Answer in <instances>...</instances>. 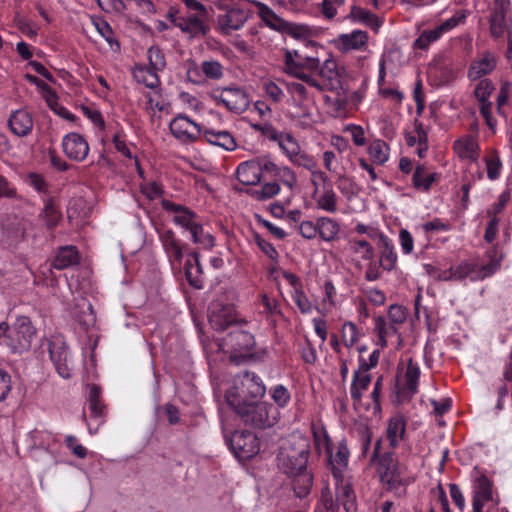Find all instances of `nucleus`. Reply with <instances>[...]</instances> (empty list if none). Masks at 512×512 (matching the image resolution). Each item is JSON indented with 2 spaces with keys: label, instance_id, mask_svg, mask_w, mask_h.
Segmentation results:
<instances>
[{
  "label": "nucleus",
  "instance_id": "obj_1",
  "mask_svg": "<svg viewBox=\"0 0 512 512\" xmlns=\"http://www.w3.org/2000/svg\"><path fill=\"white\" fill-rule=\"evenodd\" d=\"M316 65L313 57L303 56L298 50L285 51L283 71L295 78L285 83L289 97L314 100L317 94L322 93L321 86L311 73V68Z\"/></svg>",
  "mask_w": 512,
  "mask_h": 512
},
{
  "label": "nucleus",
  "instance_id": "obj_2",
  "mask_svg": "<svg viewBox=\"0 0 512 512\" xmlns=\"http://www.w3.org/2000/svg\"><path fill=\"white\" fill-rule=\"evenodd\" d=\"M265 393L263 380L254 372L244 371L233 378L225 398L228 405L235 408L252 400H260Z\"/></svg>",
  "mask_w": 512,
  "mask_h": 512
},
{
  "label": "nucleus",
  "instance_id": "obj_3",
  "mask_svg": "<svg viewBox=\"0 0 512 512\" xmlns=\"http://www.w3.org/2000/svg\"><path fill=\"white\" fill-rule=\"evenodd\" d=\"M162 207L171 214L172 221L176 225L190 232L193 243L208 250L215 246V238L209 232L204 231L193 211L170 200H163Z\"/></svg>",
  "mask_w": 512,
  "mask_h": 512
},
{
  "label": "nucleus",
  "instance_id": "obj_4",
  "mask_svg": "<svg viewBox=\"0 0 512 512\" xmlns=\"http://www.w3.org/2000/svg\"><path fill=\"white\" fill-rule=\"evenodd\" d=\"M310 445L307 438L293 435L286 440L278 454V465L286 474H295L307 467Z\"/></svg>",
  "mask_w": 512,
  "mask_h": 512
},
{
  "label": "nucleus",
  "instance_id": "obj_5",
  "mask_svg": "<svg viewBox=\"0 0 512 512\" xmlns=\"http://www.w3.org/2000/svg\"><path fill=\"white\" fill-rule=\"evenodd\" d=\"M489 32L495 40L508 39V54L512 55V5L510 0H493L489 5Z\"/></svg>",
  "mask_w": 512,
  "mask_h": 512
},
{
  "label": "nucleus",
  "instance_id": "obj_6",
  "mask_svg": "<svg viewBox=\"0 0 512 512\" xmlns=\"http://www.w3.org/2000/svg\"><path fill=\"white\" fill-rule=\"evenodd\" d=\"M503 255L498 248L492 247L482 262H462L456 266L457 280L480 281L492 276L499 268Z\"/></svg>",
  "mask_w": 512,
  "mask_h": 512
},
{
  "label": "nucleus",
  "instance_id": "obj_7",
  "mask_svg": "<svg viewBox=\"0 0 512 512\" xmlns=\"http://www.w3.org/2000/svg\"><path fill=\"white\" fill-rule=\"evenodd\" d=\"M233 409L246 424L260 429L274 425L277 419L276 409L259 400H252Z\"/></svg>",
  "mask_w": 512,
  "mask_h": 512
},
{
  "label": "nucleus",
  "instance_id": "obj_8",
  "mask_svg": "<svg viewBox=\"0 0 512 512\" xmlns=\"http://www.w3.org/2000/svg\"><path fill=\"white\" fill-rule=\"evenodd\" d=\"M220 350L230 355V359L237 361L252 355L255 347L254 336L238 327L220 340Z\"/></svg>",
  "mask_w": 512,
  "mask_h": 512
},
{
  "label": "nucleus",
  "instance_id": "obj_9",
  "mask_svg": "<svg viewBox=\"0 0 512 512\" xmlns=\"http://www.w3.org/2000/svg\"><path fill=\"white\" fill-rule=\"evenodd\" d=\"M50 360L57 374L63 379H70L75 368L74 359L62 335H53L48 340Z\"/></svg>",
  "mask_w": 512,
  "mask_h": 512
},
{
  "label": "nucleus",
  "instance_id": "obj_10",
  "mask_svg": "<svg viewBox=\"0 0 512 512\" xmlns=\"http://www.w3.org/2000/svg\"><path fill=\"white\" fill-rule=\"evenodd\" d=\"M35 335L36 329L30 319L19 316L8 328L6 346L14 353H22L31 347Z\"/></svg>",
  "mask_w": 512,
  "mask_h": 512
},
{
  "label": "nucleus",
  "instance_id": "obj_11",
  "mask_svg": "<svg viewBox=\"0 0 512 512\" xmlns=\"http://www.w3.org/2000/svg\"><path fill=\"white\" fill-rule=\"evenodd\" d=\"M313 58L317 65L311 68V73L321 86V92L337 90L341 86V79L336 60L328 58L321 64L319 58Z\"/></svg>",
  "mask_w": 512,
  "mask_h": 512
},
{
  "label": "nucleus",
  "instance_id": "obj_12",
  "mask_svg": "<svg viewBox=\"0 0 512 512\" xmlns=\"http://www.w3.org/2000/svg\"><path fill=\"white\" fill-rule=\"evenodd\" d=\"M227 442L239 460H248L260 450L257 437L247 431H234Z\"/></svg>",
  "mask_w": 512,
  "mask_h": 512
},
{
  "label": "nucleus",
  "instance_id": "obj_13",
  "mask_svg": "<svg viewBox=\"0 0 512 512\" xmlns=\"http://www.w3.org/2000/svg\"><path fill=\"white\" fill-rule=\"evenodd\" d=\"M494 90L495 87L491 80L482 79L476 83L473 91V95L479 103V112L493 133L496 131L497 121L492 116V102L489 98Z\"/></svg>",
  "mask_w": 512,
  "mask_h": 512
},
{
  "label": "nucleus",
  "instance_id": "obj_14",
  "mask_svg": "<svg viewBox=\"0 0 512 512\" xmlns=\"http://www.w3.org/2000/svg\"><path fill=\"white\" fill-rule=\"evenodd\" d=\"M212 97L218 105H222L237 114L244 112L249 106L247 94L238 87L216 90L212 93Z\"/></svg>",
  "mask_w": 512,
  "mask_h": 512
},
{
  "label": "nucleus",
  "instance_id": "obj_15",
  "mask_svg": "<svg viewBox=\"0 0 512 512\" xmlns=\"http://www.w3.org/2000/svg\"><path fill=\"white\" fill-rule=\"evenodd\" d=\"M169 129L172 135L184 144L195 142L202 134L200 125L183 114L171 120Z\"/></svg>",
  "mask_w": 512,
  "mask_h": 512
},
{
  "label": "nucleus",
  "instance_id": "obj_16",
  "mask_svg": "<svg viewBox=\"0 0 512 512\" xmlns=\"http://www.w3.org/2000/svg\"><path fill=\"white\" fill-rule=\"evenodd\" d=\"M314 100L289 97L288 106L290 116L298 121L304 128L311 127L317 122Z\"/></svg>",
  "mask_w": 512,
  "mask_h": 512
},
{
  "label": "nucleus",
  "instance_id": "obj_17",
  "mask_svg": "<svg viewBox=\"0 0 512 512\" xmlns=\"http://www.w3.org/2000/svg\"><path fill=\"white\" fill-rule=\"evenodd\" d=\"M328 456V464L335 481H342L347 477L350 451L346 440L338 442L336 451H330Z\"/></svg>",
  "mask_w": 512,
  "mask_h": 512
},
{
  "label": "nucleus",
  "instance_id": "obj_18",
  "mask_svg": "<svg viewBox=\"0 0 512 512\" xmlns=\"http://www.w3.org/2000/svg\"><path fill=\"white\" fill-rule=\"evenodd\" d=\"M368 33L363 30H353L350 33L338 35L333 40L334 47L342 53L365 51L368 47Z\"/></svg>",
  "mask_w": 512,
  "mask_h": 512
},
{
  "label": "nucleus",
  "instance_id": "obj_19",
  "mask_svg": "<svg viewBox=\"0 0 512 512\" xmlns=\"http://www.w3.org/2000/svg\"><path fill=\"white\" fill-rule=\"evenodd\" d=\"M62 149L69 159L82 162L88 156L89 144L83 135L70 132L62 138Z\"/></svg>",
  "mask_w": 512,
  "mask_h": 512
},
{
  "label": "nucleus",
  "instance_id": "obj_20",
  "mask_svg": "<svg viewBox=\"0 0 512 512\" xmlns=\"http://www.w3.org/2000/svg\"><path fill=\"white\" fill-rule=\"evenodd\" d=\"M209 323L215 330H224L236 321L235 308L230 305H224L219 301H214L209 307Z\"/></svg>",
  "mask_w": 512,
  "mask_h": 512
},
{
  "label": "nucleus",
  "instance_id": "obj_21",
  "mask_svg": "<svg viewBox=\"0 0 512 512\" xmlns=\"http://www.w3.org/2000/svg\"><path fill=\"white\" fill-rule=\"evenodd\" d=\"M421 375L420 366L409 358L399 367L398 381L404 393L414 395L418 391V383Z\"/></svg>",
  "mask_w": 512,
  "mask_h": 512
},
{
  "label": "nucleus",
  "instance_id": "obj_22",
  "mask_svg": "<svg viewBox=\"0 0 512 512\" xmlns=\"http://www.w3.org/2000/svg\"><path fill=\"white\" fill-rule=\"evenodd\" d=\"M453 150L461 161L474 163L480 156L479 140L477 136L463 135L454 141Z\"/></svg>",
  "mask_w": 512,
  "mask_h": 512
},
{
  "label": "nucleus",
  "instance_id": "obj_23",
  "mask_svg": "<svg viewBox=\"0 0 512 512\" xmlns=\"http://www.w3.org/2000/svg\"><path fill=\"white\" fill-rule=\"evenodd\" d=\"M218 7L225 10V14L219 17L218 22L222 30L227 33L240 29L248 18L247 11L238 6L221 4Z\"/></svg>",
  "mask_w": 512,
  "mask_h": 512
},
{
  "label": "nucleus",
  "instance_id": "obj_24",
  "mask_svg": "<svg viewBox=\"0 0 512 512\" xmlns=\"http://www.w3.org/2000/svg\"><path fill=\"white\" fill-rule=\"evenodd\" d=\"M32 445L30 446V456L37 461H44L47 464L54 461V457L48 450L49 441L52 436L44 431L34 430L30 433Z\"/></svg>",
  "mask_w": 512,
  "mask_h": 512
},
{
  "label": "nucleus",
  "instance_id": "obj_25",
  "mask_svg": "<svg viewBox=\"0 0 512 512\" xmlns=\"http://www.w3.org/2000/svg\"><path fill=\"white\" fill-rule=\"evenodd\" d=\"M159 239L169 259L170 264L173 267L181 266L184 256L183 246L180 240L174 234V232L171 230H164L160 232Z\"/></svg>",
  "mask_w": 512,
  "mask_h": 512
},
{
  "label": "nucleus",
  "instance_id": "obj_26",
  "mask_svg": "<svg viewBox=\"0 0 512 512\" xmlns=\"http://www.w3.org/2000/svg\"><path fill=\"white\" fill-rule=\"evenodd\" d=\"M492 500V486L484 474H477L473 482V512H482L483 507Z\"/></svg>",
  "mask_w": 512,
  "mask_h": 512
},
{
  "label": "nucleus",
  "instance_id": "obj_27",
  "mask_svg": "<svg viewBox=\"0 0 512 512\" xmlns=\"http://www.w3.org/2000/svg\"><path fill=\"white\" fill-rule=\"evenodd\" d=\"M496 68V57L491 52H484L476 57L470 64L467 76L470 81L482 80Z\"/></svg>",
  "mask_w": 512,
  "mask_h": 512
},
{
  "label": "nucleus",
  "instance_id": "obj_28",
  "mask_svg": "<svg viewBox=\"0 0 512 512\" xmlns=\"http://www.w3.org/2000/svg\"><path fill=\"white\" fill-rule=\"evenodd\" d=\"M312 198L316 209L329 214L338 212V196L331 186L316 187Z\"/></svg>",
  "mask_w": 512,
  "mask_h": 512
},
{
  "label": "nucleus",
  "instance_id": "obj_29",
  "mask_svg": "<svg viewBox=\"0 0 512 512\" xmlns=\"http://www.w3.org/2000/svg\"><path fill=\"white\" fill-rule=\"evenodd\" d=\"M408 146H416V153L420 158L425 157L428 150V134L422 122L415 120L411 130L405 132Z\"/></svg>",
  "mask_w": 512,
  "mask_h": 512
},
{
  "label": "nucleus",
  "instance_id": "obj_30",
  "mask_svg": "<svg viewBox=\"0 0 512 512\" xmlns=\"http://www.w3.org/2000/svg\"><path fill=\"white\" fill-rule=\"evenodd\" d=\"M264 173L268 174L293 190L297 184L295 172L288 166L278 165L272 160H264Z\"/></svg>",
  "mask_w": 512,
  "mask_h": 512
},
{
  "label": "nucleus",
  "instance_id": "obj_31",
  "mask_svg": "<svg viewBox=\"0 0 512 512\" xmlns=\"http://www.w3.org/2000/svg\"><path fill=\"white\" fill-rule=\"evenodd\" d=\"M398 469V461H396L391 454H385L379 463L378 471L381 480L385 482L390 488L401 486V478Z\"/></svg>",
  "mask_w": 512,
  "mask_h": 512
},
{
  "label": "nucleus",
  "instance_id": "obj_32",
  "mask_svg": "<svg viewBox=\"0 0 512 512\" xmlns=\"http://www.w3.org/2000/svg\"><path fill=\"white\" fill-rule=\"evenodd\" d=\"M237 178L244 185H256L261 180V174L264 173V160L259 163L256 161H247L239 164L237 167Z\"/></svg>",
  "mask_w": 512,
  "mask_h": 512
},
{
  "label": "nucleus",
  "instance_id": "obj_33",
  "mask_svg": "<svg viewBox=\"0 0 512 512\" xmlns=\"http://www.w3.org/2000/svg\"><path fill=\"white\" fill-rule=\"evenodd\" d=\"M169 17L174 26L178 27L181 31L188 33L192 36L205 34L206 29L202 18L199 13L197 15H189L187 17H179L170 14Z\"/></svg>",
  "mask_w": 512,
  "mask_h": 512
},
{
  "label": "nucleus",
  "instance_id": "obj_34",
  "mask_svg": "<svg viewBox=\"0 0 512 512\" xmlns=\"http://www.w3.org/2000/svg\"><path fill=\"white\" fill-rule=\"evenodd\" d=\"M377 245L380 249V266L388 272L394 270L397 264L398 256L392 240L384 234L377 241Z\"/></svg>",
  "mask_w": 512,
  "mask_h": 512
},
{
  "label": "nucleus",
  "instance_id": "obj_35",
  "mask_svg": "<svg viewBox=\"0 0 512 512\" xmlns=\"http://www.w3.org/2000/svg\"><path fill=\"white\" fill-rule=\"evenodd\" d=\"M8 124L12 133L19 137L30 134L33 129L32 117L25 110L13 112L9 118Z\"/></svg>",
  "mask_w": 512,
  "mask_h": 512
},
{
  "label": "nucleus",
  "instance_id": "obj_36",
  "mask_svg": "<svg viewBox=\"0 0 512 512\" xmlns=\"http://www.w3.org/2000/svg\"><path fill=\"white\" fill-rule=\"evenodd\" d=\"M335 485L337 501L343 506L345 512H356V496L347 477L342 481H335Z\"/></svg>",
  "mask_w": 512,
  "mask_h": 512
},
{
  "label": "nucleus",
  "instance_id": "obj_37",
  "mask_svg": "<svg viewBox=\"0 0 512 512\" xmlns=\"http://www.w3.org/2000/svg\"><path fill=\"white\" fill-rule=\"evenodd\" d=\"M406 432L405 418L396 414L392 416L387 423L386 438L392 448H396L403 439Z\"/></svg>",
  "mask_w": 512,
  "mask_h": 512
},
{
  "label": "nucleus",
  "instance_id": "obj_38",
  "mask_svg": "<svg viewBox=\"0 0 512 512\" xmlns=\"http://www.w3.org/2000/svg\"><path fill=\"white\" fill-rule=\"evenodd\" d=\"M185 264V275L189 284L197 289L203 287V272L199 261V254L191 252Z\"/></svg>",
  "mask_w": 512,
  "mask_h": 512
},
{
  "label": "nucleus",
  "instance_id": "obj_39",
  "mask_svg": "<svg viewBox=\"0 0 512 512\" xmlns=\"http://www.w3.org/2000/svg\"><path fill=\"white\" fill-rule=\"evenodd\" d=\"M373 321L374 331L377 334L376 345L384 348L388 345L390 337L398 335V328L383 316H376Z\"/></svg>",
  "mask_w": 512,
  "mask_h": 512
},
{
  "label": "nucleus",
  "instance_id": "obj_40",
  "mask_svg": "<svg viewBox=\"0 0 512 512\" xmlns=\"http://www.w3.org/2000/svg\"><path fill=\"white\" fill-rule=\"evenodd\" d=\"M317 229L319 237L325 242L338 239L341 231L339 222L326 216L317 218Z\"/></svg>",
  "mask_w": 512,
  "mask_h": 512
},
{
  "label": "nucleus",
  "instance_id": "obj_41",
  "mask_svg": "<svg viewBox=\"0 0 512 512\" xmlns=\"http://www.w3.org/2000/svg\"><path fill=\"white\" fill-rule=\"evenodd\" d=\"M372 377L370 373L362 370H355L350 386V394L355 402H360L363 392L366 391L371 383Z\"/></svg>",
  "mask_w": 512,
  "mask_h": 512
},
{
  "label": "nucleus",
  "instance_id": "obj_42",
  "mask_svg": "<svg viewBox=\"0 0 512 512\" xmlns=\"http://www.w3.org/2000/svg\"><path fill=\"white\" fill-rule=\"evenodd\" d=\"M203 136L210 144L227 151H232L237 146L234 137L228 131L205 130Z\"/></svg>",
  "mask_w": 512,
  "mask_h": 512
},
{
  "label": "nucleus",
  "instance_id": "obj_43",
  "mask_svg": "<svg viewBox=\"0 0 512 512\" xmlns=\"http://www.w3.org/2000/svg\"><path fill=\"white\" fill-rule=\"evenodd\" d=\"M201 72L209 80H220L224 76V68L222 64L214 59L202 61L199 68H194L189 73L199 75Z\"/></svg>",
  "mask_w": 512,
  "mask_h": 512
},
{
  "label": "nucleus",
  "instance_id": "obj_44",
  "mask_svg": "<svg viewBox=\"0 0 512 512\" xmlns=\"http://www.w3.org/2000/svg\"><path fill=\"white\" fill-rule=\"evenodd\" d=\"M61 217V212L54 201L46 199L43 209L39 213V220L42 221L47 228L51 229L59 224Z\"/></svg>",
  "mask_w": 512,
  "mask_h": 512
},
{
  "label": "nucleus",
  "instance_id": "obj_45",
  "mask_svg": "<svg viewBox=\"0 0 512 512\" xmlns=\"http://www.w3.org/2000/svg\"><path fill=\"white\" fill-rule=\"evenodd\" d=\"M293 477V489L297 497H305L308 495L313 482L312 474L307 470V467L302 471H297L295 474H288Z\"/></svg>",
  "mask_w": 512,
  "mask_h": 512
},
{
  "label": "nucleus",
  "instance_id": "obj_46",
  "mask_svg": "<svg viewBox=\"0 0 512 512\" xmlns=\"http://www.w3.org/2000/svg\"><path fill=\"white\" fill-rule=\"evenodd\" d=\"M79 262V255L77 250L72 246H67L61 248L54 261L52 266L55 269L62 270L66 269L70 266L76 265Z\"/></svg>",
  "mask_w": 512,
  "mask_h": 512
},
{
  "label": "nucleus",
  "instance_id": "obj_47",
  "mask_svg": "<svg viewBox=\"0 0 512 512\" xmlns=\"http://www.w3.org/2000/svg\"><path fill=\"white\" fill-rule=\"evenodd\" d=\"M158 70L152 67L136 66L133 70V76L138 83L145 85L150 89H155L159 85Z\"/></svg>",
  "mask_w": 512,
  "mask_h": 512
},
{
  "label": "nucleus",
  "instance_id": "obj_48",
  "mask_svg": "<svg viewBox=\"0 0 512 512\" xmlns=\"http://www.w3.org/2000/svg\"><path fill=\"white\" fill-rule=\"evenodd\" d=\"M258 14L261 20L269 28L279 32H281L284 29L286 21L280 18L278 15H276L274 11L270 9L267 5L259 3Z\"/></svg>",
  "mask_w": 512,
  "mask_h": 512
},
{
  "label": "nucleus",
  "instance_id": "obj_49",
  "mask_svg": "<svg viewBox=\"0 0 512 512\" xmlns=\"http://www.w3.org/2000/svg\"><path fill=\"white\" fill-rule=\"evenodd\" d=\"M368 154L373 163L383 165L389 159L390 148L385 141L377 139L369 145Z\"/></svg>",
  "mask_w": 512,
  "mask_h": 512
},
{
  "label": "nucleus",
  "instance_id": "obj_50",
  "mask_svg": "<svg viewBox=\"0 0 512 512\" xmlns=\"http://www.w3.org/2000/svg\"><path fill=\"white\" fill-rule=\"evenodd\" d=\"M435 177V173L429 172L423 166H418L413 174V184L415 188L427 191L435 181Z\"/></svg>",
  "mask_w": 512,
  "mask_h": 512
},
{
  "label": "nucleus",
  "instance_id": "obj_51",
  "mask_svg": "<svg viewBox=\"0 0 512 512\" xmlns=\"http://www.w3.org/2000/svg\"><path fill=\"white\" fill-rule=\"evenodd\" d=\"M443 35L444 33L442 32L439 26H436L435 28L430 30H424L415 40L414 46L418 49L425 50L432 43L438 41Z\"/></svg>",
  "mask_w": 512,
  "mask_h": 512
},
{
  "label": "nucleus",
  "instance_id": "obj_52",
  "mask_svg": "<svg viewBox=\"0 0 512 512\" xmlns=\"http://www.w3.org/2000/svg\"><path fill=\"white\" fill-rule=\"evenodd\" d=\"M277 144L289 160L301 150L298 141L289 133H282Z\"/></svg>",
  "mask_w": 512,
  "mask_h": 512
},
{
  "label": "nucleus",
  "instance_id": "obj_53",
  "mask_svg": "<svg viewBox=\"0 0 512 512\" xmlns=\"http://www.w3.org/2000/svg\"><path fill=\"white\" fill-rule=\"evenodd\" d=\"M487 177L494 181L498 179L502 171V162L496 150H492L489 155L485 157Z\"/></svg>",
  "mask_w": 512,
  "mask_h": 512
},
{
  "label": "nucleus",
  "instance_id": "obj_54",
  "mask_svg": "<svg viewBox=\"0 0 512 512\" xmlns=\"http://www.w3.org/2000/svg\"><path fill=\"white\" fill-rule=\"evenodd\" d=\"M350 250L363 260H371L374 256V248L366 240L352 238L349 240Z\"/></svg>",
  "mask_w": 512,
  "mask_h": 512
},
{
  "label": "nucleus",
  "instance_id": "obj_55",
  "mask_svg": "<svg viewBox=\"0 0 512 512\" xmlns=\"http://www.w3.org/2000/svg\"><path fill=\"white\" fill-rule=\"evenodd\" d=\"M94 26L98 33L108 42L112 50L118 51L120 49L118 41L114 39V32L111 26L105 20L98 19L94 21Z\"/></svg>",
  "mask_w": 512,
  "mask_h": 512
},
{
  "label": "nucleus",
  "instance_id": "obj_56",
  "mask_svg": "<svg viewBox=\"0 0 512 512\" xmlns=\"http://www.w3.org/2000/svg\"><path fill=\"white\" fill-rule=\"evenodd\" d=\"M261 86L265 95L273 102L278 103L283 100L284 91L275 81L271 79H264Z\"/></svg>",
  "mask_w": 512,
  "mask_h": 512
},
{
  "label": "nucleus",
  "instance_id": "obj_57",
  "mask_svg": "<svg viewBox=\"0 0 512 512\" xmlns=\"http://www.w3.org/2000/svg\"><path fill=\"white\" fill-rule=\"evenodd\" d=\"M88 406L92 416L95 418L101 416L103 406L100 402V389L96 385L89 387Z\"/></svg>",
  "mask_w": 512,
  "mask_h": 512
},
{
  "label": "nucleus",
  "instance_id": "obj_58",
  "mask_svg": "<svg viewBox=\"0 0 512 512\" xmlns=\"http://www.w3.org/2000/svg\"><path fill=\"white\" fill-rule=\"evenodd\" d=\"M468 16V12L466 10H458L454 13L452 17L445 20L443 23L438 25L442 32L445 34L453 29H455L457 26L464 24L465 20Z\"/></svg>",
  "mask_w": 512,
  "mask_h": 512
},
{
  "label": "nucleus",
  "instance_id": "obj_59",
  "mask_svg": "<svg viewBox=\"0 0 512 512\" xmlns=\"http://www.w3.org/2000/svg\"><path fill=\"white\" fill-rule=\"evenodd\" d=\"M314 440L316 450L319 454L325 453L328 455L330 453L332 450V441L326 430L315 431Z\"/></svg>",
  "mask_w": 512,
  "mask_h": 512
},
{
  "label": "nucleus",
  "instance_id": "obj_60",
  "mask_svg": "<svg viewBox=\"0 0 512 512\" xmlns=\"http://www.w3.org/2000/svg\"><path fill=\"white\" fill-rule=\"evenodd\" d=\"M341 338L344 345L348 348L354 346L358 340L357 327L352 322H345L341 330Z\"/></svg>",
  "mask_w": 512,
  "mask_h": 512
},
{
  "label": "nucleus",
  "instance_id": "obj_61",
  "mask_svg": "<svg viewBox=\"0 0 512 512\" xmlns=\"http://www.w3.org/2000/svg\"><path fill=\"white\" fill-rule=\"evenodd\" d=\"M270 394L273 401L281 408L286 407L291 399L290 392L282 384L272 387Z\"/></svg>",
  "mask_w": 512,
  "mask_h": 512
},
{
  "label": "nucleus",
  "instance_id": "obj_62",
  "mask_svg": "<svg viewBox=\"0 0 512 512\" xmlns=\"http://www.w3.org/2000/svg\"><path fill=\"white\" fill-rule=\"evenodd\" d=\"M422 230L425 233H439L451 230V224L443 219L434 218L421 225Z\"/></svg>",
  "mask_w": 512,
  "mask_h": 512
},
{
  "label": "nucleus",
  "instance_id": "obj_63",
  "mask_svg": "<svg viewBox=\"0 0 512 512\" xmlns=\"http://www.w3.org/2000/svg\"><path fill=\"white\" fill-rule=\"evenodd\" d=\"M323 306L325 310H330L336 306V295L337 291L332 281L327 280L323 285Z\"/></svg>",
  "mask_w": 512,
  "mask_h": 512
},
{
  "label": "nucleus",
  "instance_id": "obj_64",
  "mask_svg": "<svg viewBox=\"0 0 512 512\" xmlns=\"http://www.w3.org/2000/svg\"><path fill=\"white\" fill-rule=\"evenodd\" d=\"M407 319V310L405 307L393 304L388 310V320L392 324L398 326L403 324Z\"/></svg>",
  "mask_w": 512,
  "mask_h": 512
}]
</instances>
